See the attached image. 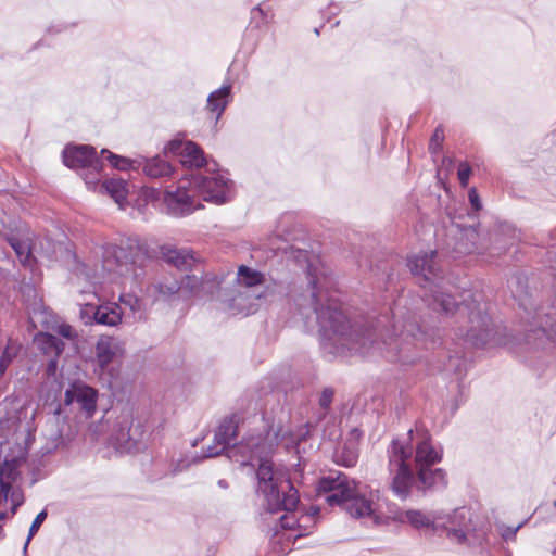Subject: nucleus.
<instances>
[{"instance_id": "obj_35", "label": "nucleus", "mask_w": 556, "mask_h": 556, "mask_svg": "<svg viewBox=\"0 0 556 556\" xmlns=\"http://www.w3.org/2000/svg\"><path fill=\"white\" fill-rule=\"evenodd\" d=\"M20 345L14 341H9L2 355L0 356V377L5 372L8 366L14 357H16Z\"/></svg>"}, {"instance_id": "obj_14", "label": "nucleus", "mask_w": 556, "mask_h": 556, "mask_svg": "<svg viewBox=\"0 0 556 556\" xmlns=\"http://www.w3.org/2000/svg\"><path fill=\"white\" fill-rule=\"evenodd\" d=\"M163 154L177 157L187 168H200L206 164L203 150L197 143L184 138L177 137L169 140L163 148Z\"/></svg>"}, {"instance_id": "obj_16", "label": "nucleus", "mask_w": 556, "mask_h": 556, "mask_svg": "<svg viewBox=\"0 0 556 556\" xmlns=\"http://www.w3.org/2000/svg\"><path fill=\"white\" fill-rule=\"evenodd\" d=\"M219 285L220 281L213 274L197 275L193 273L180 281L181 296L198 299L213 296Z\"/></svg>"}, {"instance_id": "obj_48", "label": "nucleus", "mask_w": 556, "mask_h": 556, "mask_svg": "<svg viewBox=\"0 0 556 556\" xmlns=\"http://www.w3.org/2000/svg\"><path fill=\"white\" fill-rule=\"evenodd\" d=\"M62 334H63V336L68 337V336H70V328H68V329H66V330H65V329H63V330H62Z\"/></svg>"}, {"instance_id": "obj_13", "label": "nucleus", "mask_w": 556, "mask_h": 556, "mask_svg": "<svg viewBox=\"0 0 556 556\" xmlns=\"http://www.w3.org/2000/svg\"><path fill=\"white\" fill-rule=\"evenodd\" d=\"M408 440L409 442L401 441L404 442L407 447L413 448L417 472L441 462L442 450L432 442L427 432L419 430L414 432L409 430Z\"/></svg>"}, {"instance_id": "obj_23", "label": "nucleus", "mask_w": 556, "mask_h": 556, "mask_svg": "<svg viewBox=\"0 0 556 556\" xmlns=\"http://www.w3.org/2000/svg\"><path fill=\"white\" fill-rule=\"evenodd\" d=\"M140 159L142 160L140 168L150 178L169 177L175 172V167L160 156L146 157L140 155Z\"/></svg>"}, {"instance_id": "obj_39", "label": "nucleus", "mask_w": 556, "mask_h": 556, "mask_svg": "<svg viewBox=\"0 0 556 556\" xmlns=\"http://www.w3.org/2000/svg\"><path fill=\"white\" fill-rule=\"evenodd\" d=\"M10 500L12 504L11 514L14 515L16 513L17 507H20L24 503V495L18 486L12 488L9 493V497L5 500Z\"/></svg>"}, {"instance_id": "obj_47", "label": "nucleus", "mask_w": 556, "mask_h": 556, "mask_svg": "<svg viewBox=\"0 0 556 556\" xmlns=\"http://www.w3.org/2000/svg\"><path fill=\"white\" fill-rule=\"evenodd\" d=\"M549 332H553V333H555V334H556V323H555V324H552V325L549 326Z\"/></svg>"}, {"instance_id": "obj_12", "label": "nucleus", "mask_w": 556, "mask_h": 556, "mask_svg": "<svg viewBox=\"0 0 556 556\" xmlns=\"http://www.w3.org/2000/svg\"><path fill=\"white\" fill-rule=\"evenodd\" d=\"M80 318L85 325L99 324L103 326H117L126 312L116 303L98 304L94 300L80 299Z\"/></svg>"}, {"instance_id": "obj_54", "label": "nucleus", "mask_w": 556, "mask_h": 556, "mask_svg": "<svg viewBox=\"0 0 556 556\" xmlns=\"http://www.w3.org/2000/svg\"><path fill=\"white\" fill-rule=\"evenodd\" d=\"M555 506H556V500H555Z\"/></svg>"}, {"instance_id": "obj_9", "label": "nucleus", "mask_w": 556, "mask_h": 556, "mask_svg": "<svg viewBox=\"0 0 556 556\" xmlns=\"http://www.w3.org/2000/svg\"><path fill=\"white\" fill-rule=\"evenodd\" d=\"M194 190L199 202H210L220 205L235 197V182L225 169L207 172L206 174H191Z\"/></svg>"}, {"instance_id": "obj_28", "label": "nucleus", "mask_w": 556, "mask_h": 556, "mask_svg": "<svg viewBox=\"0 0 556 556\" xmlns=\"http://www.w3.org/2000/svg\"><path fill=\"white\" fill-rule=\"evenodd\" d=\"M361 438V432L358 429H353L350 432L349 445H345L341 454H337V459L340 464L346 467H352L357 462V450L356 442Z\"/></svg>"}, {"instance_id": "obj_41", "label": "nucleus", "mask_w": 556, "mask_h": 556, "mask_svg": "<svg viewBox=\"0 0 556 556\" xmlns=\"http://www.w3.org/2000/svg\"><path fill=\"white\" fill-rule=\"evenodd\" d=\"M444 139V132H443V129H441L440 127H438L435 130H434V134L431 138V141H430V144H429V149L432 151V152H435L440 146H441V142L443 141Z\"/></svg>"}, {"instance_id": "obj_53", "label": "nucleus", "mask_w": 556, "mask_h": 556, "mask_svg": "<svg viewBox=\"0 0 556 556\" xmlns=\"http://www.w3.org/2000/svg\"><path fill=\"white\" fill-rule=\"evenodd\" d=\"M219 485L224 486V481L223 480L219 481Z\"/></svg>"}, {"instance_id": "obj_52", "label": "nucleus", "mask_w": 556, "mask_h": 556, "mask_svg": "<svg viewBox=\"0 0 556 556\" xmlns=\"http://www.w3.org/2000/svg\"><path fill=\"white\" fill-rule=\"evenodd\" d=\"M261 296H262V294H261V293H257V294L255 295V298H256V299H260Z\"/></svg>"}, {"instance_id": "obj_32", "label": "nucleus", "mask_w": 556, "mask_h": 556, "mask_svg": "<svg viewBox=\"0 0 556 556\" xmlns=\"http://www.w3.org/2000/svg\"><path fill=\"white\" fill-rule=\"evenodd\" d=\"M464 237L467 240H471V244L469 245L467 243L466 244L459 243L458 248H457L458 253H473V252L481 253L482 252L483 248L478 247L476 243V239L479 237V233L476 228L468 227V228L464 229Z\"/></svg>"}, {"instance_id": "obj_10", "label": "nucleus", "mask_w": 556, "mask_h": 556, "mask_svg": "<svg viewBox=\"0 0 556 556\" xmlns=\"http://www.w3.org/2000/svg\"><path fill=\"white\" fill-rule=\"evenodd\" d=\"M162 204L166 213L175 217L190 215L203 207L197 197L191 174L165 188L162 194Z\"/></svg>"}, {"instance_id": "obj_6", "label": "nucleus", "mask_w": 556, "mask_h": 556, "mask_svg": "<svg viewBox=\"0 0 556 556\" xmlns=\"http://www.w3.org/2000/svg\"><path fill=\"white\" fill-rule=\"evenodd\" d=\"M98 391L84 382H74L64 393L63 404H59L50 418L51 430L47 433V443L42 447L43 454L52 453L63 443V421L68 418V409L77 408L79 417L90 419L97 412Z\"/></svg>"}, {"instance_id": "obj_38", "label": "nucleus", "mask_w": 556, "mask_h": 556, "mask_svg": "<svg viewBox=\"0 0 556 556\" xmlns=\"http://www.w3.org/2000/svg\"><path fill=\"white\" fill-rule=\"evenodd\" d=\"M47 518V511L46 510H42L40 511L36 518L34 519L30 528H29V533H28V536H27V540H26V543L24 545V549L27 548L30 540L33 539V536L37 533V531L39 530L40 526L43 523V521L46 520Z\"/></svg>"}, {"instance_id": "obj_49", "label": "nucleus", "mask_w": 556, "mask_h": 556, "mask_svg": "<svg viewBox=\"0 0 556 556\" xmlns=\"http://www.w3.org/2000/svg\"><path fill=\"white\" fill-rule=\"evenodd\" d=\"M492 250L494 251V252H491L493 255L497 254V248L496 247H493Z\"/></svg>"}, {"instance_id": "obj_20", "label": "nucleus", "mask_w": 556, "mask_h": 556, "mask_svg": "<svg viewBox=\"0 0 556 556\" xmlns=\"http://www.w3.org/2000/svg\"><path fill=\"white\" fill-rule=\"evenodd\" d=\"M124 352V343L114 337L103 336L96 344L97 363L102 369L115 359L122 357Z\"/></svg>"}, {"instance_id": "obj_3", "label": "nucleus", "mask_w": 556, "mask_h": 556, "mask_svg": "<svg viewBox=\"0 0 556 556\" xmlns=\"http://www.w3.org/2000/svg\"><path fill=\"white\" fill-rule=\"evenodd\" d=\"M257 492L263 497V505L269 513L286 510L280 517V526L283 530L294 533L287 535V540H295L309 533L314 516L318 508H313L312 514L298 516L293 509L299 503L298 491L291 484L287 472L274 464L261 463L256 471Z\"/></svg>"}, {"instance_id": "obj_18", "label": "nucleus", "mask_w": 556, "mask_h": 556, "mask_svg": "<svg viewBox=\"0 0 556 556\" xmlns=\"http://www.w3.org/2000/svg\"><path fill=\"white\" fill-rule=\"evenodd\" d=\"M121 429L114 444L121 453H134L141 450V429L140 426L132 427V418L127 413L119 422Z\"/></svg>"}, {"instance_id": "obj_2", "label": "nucleus", "mask_w": 556, "mask_h": 556, "mask_svg": "<svg viewBox=\"0 0 556 556\" xmlns=\"http://www.w3.org/2000/svg\"><path fill=\"white\" fill-rule=\"evenodd\" d=\"M238 422L235 417H226L218 426L214 434V444L206 448L204 457H214L226 451L227 457L241 466L257 465L261 463L273 464L268 459L274 445L281 443L287 450L298 445L309 434L308 424L301 425L293 430L290 426H270L265 437L261 434L244 439L239 444L229 446L237 435Z\"/></svg>"}, {"instance_id": "obj_25", "label": "nucleus", "mask_w": 556, "mask_h": 556, "mask_svg": "<svg viewBox=\"0 0 556 556\" xmlns=\"http://www.w3.org/2000/svg\"><path fill=\"white\" fill-rule=\"evenodd\" d=\"M417 476L424 490H440L447 485L446 472L441 468L428 467L418 471Z\"/></svg>"}, {"instance_id": "obj_34", "label": "nucleus", "mask_w": 556, "mask_h": 556, "mask_svg": "<svg viewBox=\"0 0 556 556\" xmlns=\"http://www.w3.org/2000/svg\"><path fill=\"white\" fill-rule=\"evenodd\" d=\"M10 245L15 251L21 263L24 265L30 264L31 248L27 241H21L16 238H11Z\"/></svg>"}, {"instance_id": "obj_1", "label": "nucleus", "mask_w": 556, "mask_h": 556, "mask_svg": "<svg viewBox=\"0 0 556 556\" xmlns=\"http://www.w3.org/2000/svg\"><path fill=\"white\" fill-rule=\"evenodd\" d=\"M307 275L309 294H301L296 300L300 314L307 318L309 314L315 316L324 344L336 353L344 354L346 350L365 355L379 351L394 361L403 343H408L410 337L415 339L424 334L410 319L393 324L392 333L389 329H381L386 318L379 319L372 329L351 325L337 300L329 293L331 280L325 271L309 263Z\"/></svg>"}, {"instance_id": "obj_42", "label": "nucleus", "mask_w": 556, "mask_h": 556, "mask_svg": "<svg viewBox=\"0 0 556 556\" xmlns=\"http://www.w3.org/2000/svg\"><path fill=\"white\" fill-rule=\"evenodd\" d=\"M195 459H189V458H181L177 463H173L170 466V472L172 473H178L187 469L192 463H194Z\"/></svg>"}, {"instance_id": "obj_5", "label": "nucleus", "mask_w": 556, "mask_h": 556, "mask_svg": "<svg viewBox=\"0 0 556 556\" xmlns=\"http://www.w3.org/2000/svg\"><path fill=\"white\" fill-rule=\"evenodd\" d=\"M317 495H325V501L329 506H340L354 518H367L374 523H380L381 517L378 515V503L370 494L367 498L359 495L357 484L350 480L342 472H331L323 477L316 488Z\"/></svg>"}, {"instance_id": "obj_7", "label": "nucleus", "mask_w": 556, "mask_h": 556, "mask_svg": "<svg viewBox=\"0 0 556 556\" xmlns=\"http://www.w3.org/2000/svg\"><path fill=\"white\" fill-rule=\"evenodd\" d=\"M146 257L147 250L137 239L128 238L118 245L108 244L103 251L102 271L106 273L109 282L124 285L137 277V268Z\"/></svg>"}, {"instance_id": "obj_4", "label": "nucleus", "mask_w": 556, "mask_h": 556, "mask_svg": "<svg viewBox=\"0 0 556 556\" xmlns=\"http://www.w3.org/2000/svg\"><path fill=\"white\" fill-rule=\"evenodd\" d=\"M432 291V305L446 316H456L458 326V336L475 346H484L489 343L491 328L489 318L484 315V304L480 302V295L471 293L462 294V302L454 299L435 285Z\"/></svg>"}, {"instance_id": "obj_22", "label": "nucleus", "mask_w": 556, "mask_h": 556, "mask_svg": "<svg viewBox=\"0 0 556 556\" xmlns=\"http://www.w3.org/2000/svg\"><path fill=\"white\" fill-rule=\"evenodd\" d=\"M161 254L165 262L179 269H189L195 263L194 254L189 249H178L172 245H163Z\"/></svg>"}, {"instance_id": "obj_27", "label": "nucleus", "mask_w": 556, "mask_h": 556, "mask_svg": "<svg viewBox=\"0 0 556 556\" xmlns=\"http://www.w3.org/2000/svg\"><path fill=\"white\" fill-rule=\"evenodd\" d=\"M101 153L103 155H106V160L110 163V165L118 170H138L141 167L142 160L140 159V155L137 157L130 159L121 156L117 154H114L110 152L106 149H102Z\"/></svg>"}, {"instance_id": "obj_46", "label": "nucleus", "mask_w": 556, "mask_h": 556, "mask_svg": "<svg viewBox=\"0 0 556 556\" xmlns=\"http://www.w3.org/2000/svg\"><path fill=\"white\" fill-rule=\"evenodd\" d=\"M519 528H520V526L516 527L515 529H508V531L503 534L504 539L507 540L509 538H513L516 534V532L519 530Z\"/></svg>"}, {"instance_id": "obj_11", "label": "nucleus", "mask_w": 556, "mask_h": 556, "mask_svg": "<svg viewBox=\"0 0 556 556\" xmlns=\"http://www.w3.org/2000/svg\"><path fill=\"white\" fill-rule=\"evenodd\" d=\"M63 163L70 168L81 169V176L87 187L89 189L96 188L102 170V161L92 147L67 146L63 151Z\"/></svg>"}, {"instance_id": "obj_17", "label": "nucleus", "mask_w": 556, "mask_h": 556, "mask_svg": "<svg viewBox=\"0 0 556 556\" xmlns=\"http://www.w3.org/2000/svg\"><path fill=\"white\" fill-rule=\"evenodd\" d=\"M441 515L437 511L420 509L399 510L393 519L400 523H407L419 531H438V523Z\"/></svg>"}, {"instance_id": "obj_37", "label": "nucleus", "mask_w": 556, "mask_h": 556, "mask_svg": "<svg viewBox=\"0 0 556 556\" xmlns=\"http://www.w3.org/2000/svg\"><path fill=\"white\" fill-rule=\"evenodd\" d=\"M35 342L43 349H52L56 354L61 352L62 342L54 336L48 333H39L35 338Z\"/></svg>"}, {"instance_id": "obj_8", "label": "nucleus", "mask_w": 556, "mask_h": 556, "mask_svg": "<svg viewBox=\"0 0 556 556\" xmlns=\"http://www.w3.org/2000/svg\"><path fill=\"white\" fill-rule=\"evenodd\" d=\"M388 454L392 491L399 498L406 500L415 483L410 466L413 448L401 440H393Z\"/></svg>"}, {"instance_id": "obj_45", "label": "nucleus", "mask_w": 556, "mask_h": 556, "mask_svg": "<svg viewBox=\"0 0 556 556\" xmlns=\"http://www.w3.org/2000/svg\"><path fill=\"white\" fill-rule=\"evenodd\" d=\"M333 391L331 389H325L320 395L319 404L323 408L329 407L332 402Z\"/></svg>"}, {"instance_id": "obj_33", "label": "nucleus", "mask_w": 556, "mask_h": 556, "mask_svg": "<svg viewBox=\"0 0 556 556\" xmlns=\"http://www.w3.org/2000/svg\"><path fill=\"white\" fill-rule=\"evenodd\" d=\"M78 279L88 280L89 286L87 289L80 290V296L81 299H89V300H98V285L105 283V280H100V277L98 275L90 277L89 274H84L83 277L78 276Z\"/></svg>"}, {"instance_id": "obj_26", "label": "nucleus", "mask_w": 556, "mask_h": 556, "mask_svg": "<svg viewBox=\"0 0 556 556\" xmlns=\"http://www.w3.org/2000/svg\"><path fill=\"white\" fill-rule=\"evenodd\" d=\"M101 189L109 193L121 208L124 207L128 195V184L125 180L117 178L105 180Z\"/></svg>"}, {"instance_id": "obj_21", "label": "nucleus", "mask_w": 556, "mask_h": 556, "mask_svg": "<svg viewBox=\"0 0 556 556\" xmlns=\"http://www.w3.org/2000/svg\"><path fill=\"white\" fill-rule=\"evenodd\" d=\"M232 86L227 83L212 91L206 99V110L217 122L224 114L227 105L232 101Z\"/></svg>"}, {"instance_id": "obj_40", "label": "nucleus", "mask_w": 556, "mask_h": 556, "mask_svg": "<svg viewBox=\"0 0 556 556\" xmlns=\"http://www.w3.org/2000/svg\"><path fill=\"white\" fill-rule=\"evenodd\" d=\"M457 176L459 182L463 187H467L470 176H471V167L467 162H462L458 166Z\"/></svg>"}, {"instance_id": "obj_36", "label": "nucleus", "mask_w": 556, "mask_h": 556, "mask_svg": "<svg viewBox=\"0 0 556 556\" xmlns=\"http://www.w3.org/2000/svg\"><path fill=\"white\" fill-rule=\"evenodd\" d=\"M155 288L157 290V296L160 299L165 300L174 294H178L179 296H181L180 282H177L176 280L161 282Z\"/></svg>"}, {"instance_id": "obj_15", "label": "nucleus", "mask_w": 556, "mask_h": 556, "mask_svg": "<svg viewBox=\"0 0 556 556\" xmlns=\"http://www.w3.org/2000/svg\"><path fill=\"white\" fill-rule=\"evenodd\" d=\"M441 518L438 530L444 529L447 536L457 543L470 541L471 511L467 507L457 508L451 513H439Z\"/></svg>"}, {"instance_id": "obj_31", "label": "nucleus", "mask_w": 556, "mask_h": 556, "mask_svg": "<svg viewBox=\"0 0 556 556\" xmlns=\"http://www.w3.org/2000/svg\"><path fill=\"white\" fill-rule=\"evenodd\" d=\"M36 413L37 406L31 403H27L21 406V409L16 417L20 427L23 428L28 433H30L31 425L35 421Z\"/></svg>"}, {"instance_id": "obj_51", "label": "nucleus", "mask_w": 556, "mask_h": 556, "mask_svg": "<svg viewBox=\"0 0 556 556\" xmlns=\"http://www.w3.org/2000/svg\"><path fill=\"white\" fill-rule=\"evenodd\" d=\"M299 254L306 256V254L304 252H302V251H299Z\"/></svg>"}, {"instance_id": "obj_24", "label": "nucleus", "mask_w": 556, "mask_h": 556, "mask_svg": "<svg viewBox=\"0 0 556 556\" xmlns=\"http://www.w3.org/2000/svg\"><path fill=\"white\" fill-rule=\"evenodd\" d=\"M17 459H4L0 464V489L3 493L4 500L9 497L10 490L15 488V483L20 478V471L17 469Z\"/></svg>"}, {"instance_id": "obj_29", "label": "nucleus", "mask_w": 556, "mask_h": 556, "mask_svg": "<svg viewBox=\"0 0 556 556\" xmlns=\"http://www.w3.org/2000/svg\"><path fill=\"white\" fill-rule=\"evenodd\" d=\"M237 281L240 286L247 288H254L264 285L265 276L263 273L256 269H253L245 265H241L238 268Z\"/></svg>"}, {"instance_id": "obj_43", "label": "nucleus", "mask_w": 556, "mask_h": 556, "mask_svg": "<svg viewBox=\"0 0 556 556\" xmlns=\"http://www.w3.org/2000/svg\"><path fill=\"white\" fill-rule=\"evenodd\" d=\"M468 199L471 207L477 212L481 210L482 203L476 188H471L468 192Z\"/></svg>"}, {"instance_id": "obj_44", "label": "nucleus", "mask_w": 556, "mask_h": 556, "mask_svg": "<svg viewBox=\"0 0 556 556\" xmlns=\"http://www.w3.org/2000/svg\"><path fill=\"white\" fill-rule=\"evenodd\" d=\"M106 430V424L101 419L98 424H92L89 427V432L92 438L98 439Z\"/></svg>"}, {"instance_id": "obj_50", "label": "nucleus", "mask_w": 556, "mask_h": 556, "mask_svg": "<svg viewBox=\"0 0 556 556\" xmlns=\"http://www.w3.org/2000/svg\"><path fill=\"white\" fill-rule=\"evenodd\" d=\"M0 518H1V519H4V518H7V515H5V513H1V514H0Z\"/></svg>"}, {"instance_id": "obj_30", "label": "nucleus", "mask_w": 556, "mask_h": 556, "mask_svg": "<svg viewBox=\"0 0 556 556\" xmlns=\"http://www.w3.org/2000/svg\"><path fill=\"white\" fill-rule=\"evenodd\" d=\"M119 302L121 304L118 305L126 312V316H124L125 318L136 319L137 317H141L142 305L136 295L129 293L122 294L119 296Z\"/></svg>"}, {"instance_id": "obj_19", "label": "nucleus", "mask_w": 556, "mask_h": 556, "mask_svg": "<svg viewBox=\"0 0 556 556\" xmlns=\"http://www.w3.org/2000/svg\"><path fill=\"white\" fill-rule=\"evenodd\" d=\"M408 267L415 276H421L425 281L434 283L440 278V267L437 262V252L430 251L412 256Z\"/></svg>"}]
</instances>
